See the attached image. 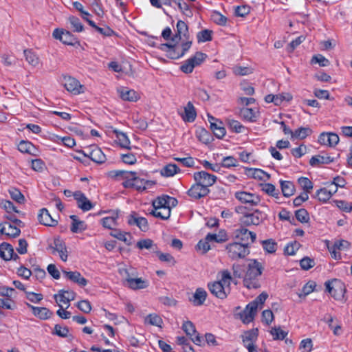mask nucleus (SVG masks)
Here are the masks:
<instances>
[{
	"label": "nucleus",
	"instance_id": "nucleus-1",
	"mask_svg": "<svg viewBox=\"0 0 352 352\" xmlns=\"http://www.w3.org/2000/svg\"><path fill=\"white\" fill-rule=\"evenodd\" d=\"M220 279L218 281L208 284L209 291L219 299H225L230 293V284L232 277L230 272L226 270L219 272Z\"/></svg>",
	"mask_w": 352,
	"mask_h": 352
},
{
	"label": "nucleus",
	"instance_id": "nucleus-2",
	"mask_svg": "<svg viewBox=\"0 0 352 352\" xmlns=\"http://www.w3.org/2000/svg\"><path fill=\"white\" fill-rule=\"evenodd\" d=\"M263 267L256 260H254L248 264V268L243 279V285L248 289H256L260 287L258 280L262 274Z\"/></svg>",
	"mask_w": 352,
	"mask_h": 352
},
{
	"label": "nucleus",
	"instance_id": "nucleus-3",
	"mask_svg": "<svg viewBox=\"0 0 352 352\" xmlns=\"http://www.w3.org/2000/svg\"><path fill=\"white\" fill-rule=\"evenodd\" d=\"M228 256L232 260H239L245 258L250 252L249 247L240 242L229 243L226 245Z\"/></svg>",
	"mask_w": 352,
	"mask_h": 352
},
{
	"label": "nucleus",
	"instance_id": "nucleus-4",
	"mask_svg": "<svg viewBox=\"0 0 352 352\" xmlns=\"http://www.w3.org/2000/svg\"><path fill=\"white\" fill-rule=\"evenodd\" d=\"M131 177H129L126 181L122 182V186L127 188H134L138 190H144L147 188L152 186L155 182L151 180H145L136 176V173L131 172Z\"/></svg>",
	"mask_w": 352,
	"mask_h": 352
},
{
	"label": "nucleus",
	"instance_id": "nucleus-5",
	"mask_svg": "<svg viewBox=\"0 0 352 352\" xmlns=\"http://www.w3.org/2000/svg\"><path fill=\"white\" fill-rule=\"evenodd\" d=\"M265 214L258 210H255L251 213L246 212L240 217L239 221L244 226H258L264 219Z\"/></svg>",
	"mask_w": 352,
	"mask_h": 352
},
{
	"label": "nucleus",
	"instance_id": "nucleus-6",
	"mask_svg": "<svg viewBox=\"0 0 352 352\" xmlns=\"http://www.w3.org/2000/svg\"><path fill=\"white\" fill-rule=\"evenodd\" d=\"M234 237L238 242L243 243V245L247 244L250 248V245L255 241L256 234L245 228H240L234 230Z\"/></svg>",
	"mask_w": 352,
	"mask_h": 352
},
{
	"label": "nucleus",
	"instance_id": "nucleus-7",
	"mask_svg": "<svg viewBox=\"0 0 352 352\" xmlns=\"http://www.w3.org/2000/svg\"><path fill=\"white\" fill-rule=\"evenodd\" d=\"M47 250H50L52 254L58 253L60 258L65 262L67 260L68 252L65 242L60 237L54 239L53 243L48 245Z\"/></svg>",
	"mask_w": 352,
	"mask_h": 352
},
{
	"label": "nucleus",
	"instance_id": "nucleus-8",
	"mask_svg": "<svg viewBox=\"0 0 352 352\" xmlns=\"http://www.w3.org/2000/svg\"><path fill=\"white\" fill-rule=\"evenodd\" d=\"M326 290L336 299H340L344 296L345 287L344 284L338 280L334 279L325 283Z\"/></svg>",
	"mask_w": 352,
	"mask_h": 352
},
{
	"label": "nucleus",
	"instance_id": "nucleus-9",
	"mask_svg": "<svg viewBox=\"0 0 352 352\" xmlns=\"http://www.w3.org/2000/svg\"><path fill=\"white\" fill-rule=\"evenodd\" d=\"M234 197L241 203L249 204L251 206H256L258 205L261 201V198L258 195L246 191L236 192Z\"/></svg>",
	"mask_w": 352,
	"mask_h": 352
},
{
	"label": "nucleus",
	"instance_id": "nucleus-10",
	"mask_svg": "<svg viewBox=\"0 0 352 352\" xmlns=\"http://www.w3.org/2000/svg\"><path fill=\"white\" fill-rule=\"evenodd\" d=\"M193 177L196 182L201 184L207 188L214 185L217 181V177L215 175L204 170L195 173Z\"/></svg>",
	"mask_w": 352,
	"mask_h": 352
},
{
	"label": "nucleus",
	"instance_id": "nucleus-11",
	"mask_svg": "<svg viewBox=\"0 0 352 352\" xmlns=\"http://www.w3.org/2000/svg\"><path fill=\"white\" fill-rule=\"evenodd\" d=\"M182 329L187 336L190 337L191 340L197 345L201 346L203 338L197 333L194 324L190 321H186L182 324Z\"/></svg>",
	"mask_w": 352,
	"mask_h": 352
},
{
	"label": "nucleus",
	"instance_id": "nucleus-12",
	"mask_svg": "<svg viewBox=\"0 0 352 352\" xmlns=\"http://www.w3.org/2000/svg\"><path fill=\"white\" fill-rule=\"evenodd\" d=\"M63 85L65 89L74 94H79L84 92V87L80 82L72 76H65L63 77Z\"/></svg>",
	"mask_w": 352,
	"mask_h": 352
},
{
	"label": "nucleus",
	"instance_id": "nucleus-13",
	"mask_svg": "<svg viewBox=\"0 0 352 352\" xmlns=\"http://www.w3.org/2000/svg\"><path fill=\"white\" fill-rule=\"evenodd\" d=\"M76 293L71 290L61 289L58 293L54 295L56 303L62 308V303L67 305V308L69 306V302L74 300L76 298Z\"/></svg>",
	"mask_w": 352,
	"mask_h": 352
},
{
	"label": "nucleus",
	"instance_id": "nucleus-14",
	"mask_svg": "<svg viewBox=\"0 0 352 352\" xmlns=\"http://www.w3.org/2000/svg\"><path fill=\"white\" fill-rule=\"evenodd\" d=\"M159 48L166 53V56L171 59H177L182 56L181 47L179 44L170 45L168 43L161 44Z\"/></svg>",
	"mask_w": 352,
	"mask_h": 352
},
{
	"label": "nucleus",
	"instance_id": "nucleus-15",
	"mask_svg": "<svg viewBox=\"0 0 352 352\" xmlns=\"http://www.w3.org/2000/svg\"><path fill=\"white\" fill-rule=\"evenodd\" d=\"M127 223L130 226H137L143 232H146L149 228L147 219L144 217H138L135 212H131L127 217Z\"/></svg>",
	"mask_w": 352,
	"mask_h": 352
},
{
	"label": "nucleus",
	"instance_id": "nucleus-16",
	"mask_svg": "<svg viewBox=\"0 0 352 352\" xmlns=\"http://www.w3.org/2000/svg\"><path fill=\"white\" fill-rule=\"evenodd\" d=\"M209 192V188H207L197 182L193 184L188 190V195L195 199H199L201 197H204L208 195Z\"/></svg>",
	"mask_w": 352,
	"mask_h": 352
},
{
	"label": "nucleus",
	"instance_id": "nucleus-17",
	"mask_svg": "<svg viewBox=\"0 0 352 352\" xmlns=\"http://www.w3.org/2000/svg\"><path fill=\"white\" fill-rule=\"evenodd\" d=\"M73 196L77 201V205L82 211H89L94 208L93 204L81 191H76Z\"/></svg>",
	"mask_w": 352,
	"mask_h": 352
},
{
	"label": "nucleus",
	"instance_id": "nucleus-18",
	"mask_svg": "<svg viewBox=\"0 0 352 352\" xmlns=\"http://www.w3.org/2000/svg\"><path fill=\"white\" fill-rule=\"evenodd\" d=\"M52 35L54 38L60 40L67 45H73L76 41L74 36L68 31L56 29L54 30Z\"/></svg>",
	"mask_w": 352,
	"mask_h": 352
},
{
	"label": "nucleus",
	"instance_id": "nucleus-19",
	"mask_svg": "<svg viewBox=\"0 0 352 352\" xmlns=\"http://www.w3.org/2000/svg\"><path fill=\"white\" fill-rule=\"evenodd\" d=\"M0 256L5 261L19 258V256L14 253L12 246L5 242L0 245Z\"/></svg>",
	"mask_w": 352,
	"mask_h": 352
},
{
	"label": "nucleus",
	"instance_id": "nucleus-20",
	"mask_svg": "<svg viewBox=\"0 0 352 352\" xmlns=\"http://www.w3.org/2000/svg\"><path fill=\"white\" fill-rule=\"evenodd\" d=\"M320 144L334 146L339 142V137L334 133H322L318 138Z\"/></svg>",
	"mask_w": 352,
	"mask_h": 352
},
{
	"label": "nucleus",
	"instance_id": "nucleus-21",
	"mask_svg": "<svg viewBox=\"0 0 352 352\" xmlns=\"http://www.w3.org/2000/svg\"><path fill=\"white\" fill-rule=\"evenodd\" d=\"M256 311L257 309H255L254 304L249 303L245 309L239 314L240 318L243 323L248 324L254 320Z\"/></svg>",
	"mask_w": 352,
	"mask_h": 352
},
{
	"label": "nucleus",
	"instance_id": "nucleus-22",
	"mask_svg": "<svg viewBox=\"0 0 352 352\" xmlns=\"http://www.w3.org/2000/svg\"><path fill=\"white\" fill-rule=\"evenodd\" d=\"M38 219L40 223L45 226L54 227L58 223L57 220L51 217L49 211L46 208H42L40 210L38 214Z\"/></svg>",
	"mask_w": 352,
	"mask_h": 352
},
{
	"label": "nucleus",
	"instance_id": "nucleus-23",
	"mask_svg": "<svg viewBox=\"0 0 352 352\" xmlns=\"http://www.w3.org/2000/svg\"><path fill=\"white\" fill-rule=\"evenodd\" d=\"M26 305L32 311V314L41 320H47L52 316V312L46 307H34L28 302Z\"/></svg>",
	"mask_w": 352,
	"mask_h": 352
},
{
	"label": "nucleus",
	"instance_id": "nucleus-24",
	"mask_svg": "<svg viewBox=\"0 0 352 352\" xmlns=\"http://www.w3.org/2000/svg\"><path fill=\"white\" fill-rule=\"evenodd\" d=\"M183 120L187 122H192L197 116L195 107L191 102H188L184 109V112L180 113Z\"/></svg>",
	"mask_w": 352,
	"mask_h": 352
},
{
	"label": "nucleus",
	"instance_id": "nucleus-25",
	"mask_svg": "<svg viewBox=\"0 0 352 352\" xmlns=\"http://www.w3.org/2000/svg\"><path fill=\"white\" fill-rule=\"evenodd\" d=\"M148 281L142 278H128L126 287L129 288L136 290L142 289L148 287Z\"/></svg>",
	"mask_w": 352,
	"mask_h": 352
},
{
	"label": "nucleus",
	"instance_id": "nucleus-26",
	"mask_svg": "<svg viewBox=\"0 0 352 352\" xmlns=\"http://www.w3.org/2000/svg\"><path fill=\"white\" fill-rule=\"evenodd\" d=\"M120 97L123 100L135 102L139 98L138 93L133 89H129L126 87H120L118 89Z\"/></svg>",
	"mask_w": 352,
	"mask_h": 352
},
{
	"label": "nucleus",
	"instance_id": "nucleus-27",
	"mask_svg": "<svg viewBox=\"0 0 352 352\" xmlns=\"http://www.w3.org/2000/svg\"><path fill=\"white\" fill-rule=\"evenodd\" d=\"M63 273L67 278L78 284L81 287H85L87 284V280L77 271L67 272L63 270Z\"/></svg>",
	"mask_w": 352,
	"mask_h": 352
},
{
	"label": "nucleus",
	"instance_id": "nucleus-28",
	"mask_svg": "<svg viewBox=\"0 0 352 352\" xmlns=\"http://www.w3.org/2000/svg\"><path fill=\"white\" fill-rule=\"evenodd\" d=\"M207 297V292L203 288H197L193 294L190 301L195 306H201L204 304Z\"/></svg>",
	"mask_w": 352,
	"mask_h": 352
},
{
	"label": "nucleus",
	"instance_id": "nucleus-29",
	"mask_svg": "<svg viewBox=\"0 0 352 352\" xmlns=\"http://www.w3.org/2000/svg\"><path fill=\"white\" fill-rule=\"evenodd\" d=\"M110 235L120 241H123L126 245H131L132 236L130 233L122 232L120 230L114 229L113 230Z\"/></svg>",
	"mask_w": 352,
	"mask_h": 352
},
{
	"label": "nucleus",
	"instance_id": "nucleus-30",
	"mask_svg": "<svg viewBox=\"0 0 352 352\" xmlns=\"http://www.w3.org/2000/svg\"><path fill=\"white\" fill-rule=\"evenodd\" d=\"M93 162L102 164L105 162L106 157L103 153L102 150L98 147L93 148L91 151L89 152L88 154H86Z\"/></svg>",
	"mask_w": 352,
	"mask_h": 352
},
{
	"label": "nucleus",
	"instance_id": "nucleus-31",
	"mask_svg": "<svg viewBox=\"0 0 352 352\" xmlns=\"http://www.w3.org/2000/svg\"><path fill=\"white\" fill-rule=\"evenodd\" d=\"M25 60L32 67H37L40 63L38 56L31 49H26L23 51Z\"/></svg>",
	"mask_w": 352,
	"mask_h": 352
},
{
	"label": "nucleus",
	"instance_id": "nucleus-32",
	"mask_svg": "<svg viewBox=\"0 0 352 352\" xmlns=\"http://www.w3.org/2000/svg\"><path fill=\"white\" fill-rule=\"evenodd\" d=\"M70 219L72 220L71 231L73 233H78L87 229L85 223L80 221L76 215H71Z\"/></svg>",
	"mask_w": 352,
	"mask_h": 352
},
{
	"label": "nucleus",
	"instance_id": "nucleus-33",
	"mask_svg": "<svg viewBox=\"0 0 352 352\" xmlns=\"http://www.w3.org/2000/svg\"><path fill=\"white\" fill-rule=\"evenodd\" d=\"M176 28H177V34L172 38V41H175L177 38L181 39L182 36H183L184 37L187 38L188 28V25H186V23L184 21L179 20L177 23Z\"/></svg>",
	"mask_w": 352,
	"mask_h": 352
},
{
	"label": "nucleus",
	"instance_id": "nucleus-34",
	"mask_svg": "<svg viewBox=\"0 0 352 352\" xmlns=\"http://www.w3.org/2000/svg\"><path fill=\"white\" fill-rule=\"evenodd\" d=\"M332 162H333V158L331 156H322L318 155L313 156L309 160V164L312 166H316L320 164H328Z\"/></svg>",
	"mask_w": 352,
	"mask_h": 352
},
{
	"label": "nucleus",
	"instance_id": "nucleus-35",
	"mask_svg": "<svg viewBox=\"0 0 352 352\" xmlns=\"http://www.w3.org/2000/svg\"><path fill=\"white\" fill-rule=\"evenodd\" d=\"M179 171V167L175 164H168L164 166L160 170V173L164 177H173Z\"/></svg>",
	"mask_w": 352,
	"mask_h": 352
},
{
	"label": "nucleus",
	"instance_id": "nucleus-36",
	"mask_svg": "<svg viewBox=\"0 0 352 352\" xmlns=\"http://www.w3.org/2000/svg\"><path fill=\"white\" fill-rule=\"evenodd\" d=\"M281 190L285 197H290L294 195L295 187L292 182L289 181L280 182Z\"/></svg>",
	"mask_w": 352,
	"mask_h": 352
},
{
	"label": "nucleus",
	"instance_id": "nucleus-37",
	"mask_svg": "<svg viewBox=\"0 0 352 352\" xmlns=\"http://www.w3.org/2000/svg\"><path fill=\"white\" fill-rule=\"evenodd\" d=\"M248 174L254 179L262 181H266L270 179V175L259 168H250L248 170Z\"/></svg>",
	"mask_w": 352,
	"mask_h": 352
},
{
	"label": "nucleus",
	"instance_id": "nucleus-38",
	"mask_svg": "<svg viewBox=\"0 0 352 352\" xmlns=\"http://www.w3.org/2000/svg\"><path fill=\"white\" fill-rule=\"evenodd\" d=\"M131 171H126V170H111V171L109 172L108 175L111 179H124V181H126V179H128V178H129V177H131Z\"/></svg>",
	"mask_w": 352,
	"mask_h": 352
},
{
	"label": "nucleus",
	"instance_id": "nucleus-39",
	"mask_svg": "<svg viewBox=\"0 0 352 352\" xmlns=\"http://www.w3.org/2000/svg\"><path fill=\"white\" fill-rule=\"evenodd\" d=\"M312 133V130L309 127H300L294 131L293 139L302 140Z\"/></svg>",
	"mask_w": 352,
	"mask_h": 352
},
{
	"label": "nucleus",
	"instance_id": "nucleus-40",
	"mask_svg": "<svg viewBox=\"0 0 352 352\" xmlns=\"http://www.w3.org/2000/svg\"><path fill=\"white\" fill-rule=\"evenodd\" d=\"M136 246L140 250H152L153 252H155V250H157V245L154 244L153 241L150 239L140 240L138 241Z\"/></svg>",
	"mask_w": 352,
	"mask_h": 352
},
{
	"label": "nucleus",
	"instance_id": "nucleus-41",
	"mask_svg": "<svg viewBox=\"0 0 352 352\" xmlns=\"http://www.w3.org/2000/svg\"><path fill=\"white\" fill-rule=\"evenodd\" d=\"M118 218V213L115 216L107 217L102 218L100 221L103 227L107 229H113V227L117 225V219Z\"/></svg>",
	"mask_w": 352,
	"mask_h": 352
},
{
	"label": "nucleus",
	"instance_id": "nucleus-42",
	"mask_svg": "<svg viewBox=\"0 0 352 352\" xmlns=\"http://www.w3.org/2000/svg\"><path fill=\"white\" fill-rule=\"evenodd\" d=\"M114 133L116 135V138L119 142L120 145L123 148L129 149L130 140H129L126 133L121 131H118L116 130L114 131Z\"/></svg>",
	"mask_w": 352,
	"mask_h": 352
},
{
	"label": "nucleus",
	"instance_id": "nucleus-43",
	"mask_svg": "<svg viewBox=\"0 0 352 352\" xmlns=\"http://www.w3.org/2000/svg\"><path fill=\"white\" fill-rule=\"evenodd\" d=\"M18 149L21 153H29L32 155L33 151H34L35 148L34 145L31 142L28 141L22 140L19 142L18 145Z\"/></svg>",
	"mask_w": 352,
	"mask_h": 352
},
{
	"label": "nucleus",
	"instance_id": "nucleus-44",
	"mask_svg": "<svg viewBox=\"0 0 352 352\" xmlns=\"http://www.w3.org/2000/svg\"><path fill=\"white\" fill-rule=\"evenodd\" d=\"M207 56L206 54L197 52L195 53V54L188 58L189 61L194 65V68L197 66L200 65L206 58Z\"/></svg>",
	"mask_w": 352,
	"mask_h": 352
},
{
	"label": "nucleus",
	"instance_id": "nucleus-45",
	"mask_svg": "<svg viewBox=\"0 0 352 352\" xmlns=\"http://www.w3.org/2000/svg\"><path fill=\"white\" fill-rule=\"evenodd\" d=\"M151 214L155 217L165 220L168 219L170 215V208H165V210L154 208Z\"/></svg>",
	"mask_w": 352,
	"mask_h": 352
},
{
	"label": "nucleus",
	"instance_id": "nucleus-46",
	"mask_svg": "<svg viewBox=\"0 0 352 352\" xmlns=\"http://www.w3.org/2000/svg\"><path fill=\"white\" fill-rule=\"evenodd\" d=\"M262 245L264 250L270 254L274 253L277 248L276 243L272 239L263 241Z\"/></svg>",
	"mask_w": 352,
	"mask_h": 352
},
{
	"label": "nucleus",
	"instance_id": "nucleus-47",
	"mask_svg": "<svg viewBox=\"0 0 352 352\" xmlns=\"http://www.w3.org/2000/svg\"><path fill=\"white\" fill-rule=\"evenodd\" d=\"M153 206L155 209L165 210V208H170L168 200L166 199V195L156 199L153 202Z\"/></svg>",
	"mask_w": 352,
	"mask_h": 352
},
{
	"label": "nucleus",
	"instance_id": "nucleus-48",
	"mask_svg": "<svg viewBox=\"0 0 352 352\" xmlns=\"http://www.w3.org/2000/svg\"><path fill=\"white\" fill-rule=\"evenodd\" d=\"M316 197L319 201L326 202L331 197V193L330 191H327V188H322L317 190Z\"/></svg>",
	"mask_w": 352,
	"mask_h": 352
},
{
	"label": "nucleus",
	"instance_id": "nucleus-49",
	"mask_svg": "<svg viewBox=\"0 0 352 352\" xmlns=\"http://www.w3.org/2000/svg\"><path fill=\"white\" fill-rule=\"evenodd\" d=\"M211 130L214 135L219 139H221L226 135V129L224 127L218 125L215 122H211Z\"/></svg>",
	"mask_w": 352,
	"mask_h": 352
},
{
	"label": "nucleus",
	"instance_id": "nucleus-50",
	"mask_svg": "<svg viewBox=\"0 0 352 352\" xmlns=\"http://www.w3.org/2000/svg\"><path fill=\"white\" fill-rule=\"evenodd\" d=\"M9 193L11 198L19 204H22L24 202L25 197L18 189L12 188L9 190Z\"/></svg>",
	"mask_w": 352,
	"mask_h": 352
},
{
	"label": "nucleus",
	"instance_id": "nucleus-51",
	"mask_svg": "<svg viewBox=\"0 0 352 352\" xmlns=\"http://www.w3.org/2000/svg\"><path fill=\"white\" fill-rule=\"evenodd\" d=\"M155 253L157 255L159 259L161 261L171 263L173 265L175 263V260L174 257L170 254L162 253L160 251H159L158 249L157 250H155Z\"/></svg>",
	"mask_w": 352,
	"mask_h": 352
},
{
	"label": "nucleus",
	"instance_id": "nucleus-52",
	"mask_svg": "<svg viewBox=\"0 0 352 352\" xmlns=\"http://www.w3.org/2000/svg\"><path fill=\"white\" fill-rule=\"evenodd\" d=\"M295 216L296 219L301 223H307L309 220V213L304 208H300L296 210L295 212Z\"/></svg>",
	"mask_w": 352,
	"mask_h": 352
},
{
	"label": "nucleus",
	"instance_id": "nucleus-53",
	"mask_svg": "<svg viewBox=\"0 0 352 352\" xmlns=\"http://www.w3.org/2000/svg\"><path fill=\"white\" fill-rule=\"evenodd\" d=\"M69 21L74 31L80 32L83 30V25L78 17L74 16H69Z\"/></svg>",
	"mask_w": 352,
	"mask_h": 352
},
{
	"label": "nucleus",
	"instance_id": "nucleus-54",
	"mask_svg": "<svg viewBox=\"0 0 352 352\" xmlns=\"http://www.w3.org/2000/svg\"><path fill=\"white\" fill-rule=\"evenodd\" d=\"M211 18L213 22L220 25H225L227 23V18L217 11L212 12Z\"/></svg>",
	"mask_w": 352,
	"mask_h": 352
},
{
	"label": "nucleus",
	"instance_id": "nucleus-55",
	"mask_svg": "<svg viewBox=\"0 0 352 352\" xmlns=\"http://www.w3.org/2000/svg\"><path fill=\"white\" fill-rule=\"evenodd\" d=\"M145 322L151 325H155L157 327H160L162 323V318L157 316V314H149L145 318Z\"/></svg>",
	"mask_w": 352,
	"mask_h": 352
},
{
	"label": "nucleus",
	"instance_id": "nucleus-56",
	"mask_svg": "<svg viewBox=\"0 0 352 352\" xmlns=\"http://www.w3.org/2000/svg\"><path fill=\"white\" fill-rule=\"evenodd\" d=\"M299 185L305 190L304 192H309L313 188L312 182L307 177H300L298 180Z\"/></svg>",
	"mask_w": 352,
	"mask_h": 352
},
{
	"label": "nucleus",
	"instance_id": "nucleus-57",
	"mask_svg": "<svg viewBox=\"0 0 352 352\" xmlns=\"http://www.w3.org/2000/svg\"><path fill=\"white\" fill-rule=\"evenodd\" d=\"M262 190L267 195L278 198V191L276 189L275 186L270 183L265 184L263 186Z\"/></svg>",
	"mask_w": 352,
	"mask_h": 352
},
{
	"label": "nucleus",
	"instance_id": "nucleus-58",
	"mask_svg": "<svg viewBox=\"0 0 352 352\" xmlns=\"http://www.w3.org/2000/svg\"><path fill=\"white\" fill-rule=\"evenodd\" d=\"M0 206L3 208L8 214L14 212L19 213V211L14 206L13 203L8 200H3L1 202Z\"/></svg>",
	"mask_w": 352,
	"mask_h": 352
},
{
	"label": "nucleus",
	"instance_id": "nucleus-59",
	"mask_svg": "<svg viewBox=\"0 0 352 352\" xmlns=\"http://www.w3.org/2000/svg\"><path fill=\"white\" fill-rule=\"evenodd\" d=\"M274 340H283L287 335V332L282 330L280 327H274L270 331Z\"/></svg>",
	"mask_w": 352,
	"mask_h": 352
},
{
	"label": "nucleus",
	"instance_id": "nucleus-60",
	"mask_svg": "<svg viewBox=\"0 0 352 352\" xmlns=\"http://www.w3.org/2000/svg\"><path fill=\"white\" fill-rule=\"evenodd\" d=\"M300 245L299 243L294 241L286 245L284 252L286 254L294 255L296 252L299 249Z\"/></svg>",
	"mask_w": 352,
	"mask_h": 352
},
{
	"label": "nucleus",
	"instance_id": "nucleus-61",
	"mask_svg": "<svg viewBox=\"0 0 352 352\" xmlns=\"http://www.w3.org/2000/svg\"><path fill=\"white\" fill-rule=\"evenodd\" d=\"M199 42H206L212 40V31L209 30H204L197 34Z\"/></svg>",
	"mask_w": 352,
	"mask_h": 352
},
{
	"label": "nucleus",
	"instance_id": "nucleus-62",
	"mask_svg": "<svg viewBox=\"0 0 352 352\" xmlns=\"http://www.w3.org/2000/svg\"><path fill=\"white\" fill-rule=\"evenodd\" d=\"M300 265L302 270H308L315 265V261L314 259L306 256L300 261Z\"/></svg>",
	"mask_w": 352,
	"mask_h": 352
},
{
	"label": "nucleus",
	"instance_id": "nucleus-63",
	"mask_svg": "<svg viewBox=\"0 0 352 352\" xmlns=\"http://www.w3.org/2000/svg\"><path fill=\"white\" fill-rule=\"evenodd\" d=\"M174 2L177 3L179 9L186 16H190L192 14L191 10L189 8L188 5L183 0H174Z\"/></svg>",
	"mask_w": 352,
	"mask_h": 352
},
{
	"label": "nucleus",
	"instance_id": "nucleus-64",
	"mask_svg": "<svg viewBox=\"0 0 352 352\" xmlns=\"http://www.w3.org/2000/svg\"><path fill=\"white\" fill-rule=\"evenodd\" d=\"M313 348L312 340L310 338L302 340L299 346L300 350H303V352H311Z\"/></svg>",
	"mask_w": 352,
	"mask_h": 352
}]
</instances>
